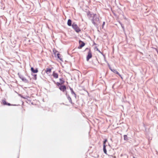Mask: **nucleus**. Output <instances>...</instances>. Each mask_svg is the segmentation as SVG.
<instances>
[{
    "instance_id": "26",
    "label": "nucleus",
    "mask_w": 158,
    "mask_h": 158,
    "mask_svg": "<svg viewBox=\"0 0 158 158\" xmlns=\"http://www.w3.org/2000/svg\"><path fill=\"white\" fill-rule=\"evenodd\" d=\"M100 53H101L104 57L105 58V55L102 52L100 51V52H99Z\"/></svg>"
},
{
    "instance_id": "36",
    "label": "nucleus",
    "mask_w": 158,
    "mask_h": 158,
    "mask_svg": "<svg viewBox=\"0 0 158 158\" xmlns=\"http://www.w3.org/2000/svg\"><path fill=\"white\" fill-rule=\"evenodd\" d=\"M53 82H54V83L55 84H56V81H55L53 80Z\"/></svg>"
},
{
    "instance_id": "25",
    "label": "nucleus",
    "mask_w": 158,
    "mask_h": 158,
    "mask_svg": "<svg viewBox=\"0 0 158 158\" xmlns=\"http://www.w3.org/2000/svg\"><path fill=\"white\" fill-rule=\"evenodd\" d=\"M105 24V22H103V24H102V28H103V27H104Z\"/></svg>"
},
{
    "instance_id": "18",
    "label": "nucleus",
    "mask_w": 158,
    "mask_h": 158,
    "mask_svg": "<svg viewBox=\"0 0 158 158\" xmlns=\"http://www.w3.org/2000/svg\"><path fill=\"white\" fill-rule=\"evenodd\" d=\"M53 53H54V54L55 55V56L56 57V55L57 54L56 53H59L55 49H54L53 50Z\"/></svg>"
},
{
    "instance_id": "35",
    "label": "nucleus",
    "mask_w": 158,
    "mask_h": 158,
    "mask_svg": "<svg viewBox=\"0 0 158 158\" xmlns=\"http://www.w3.org/2000/svg\"><path fill=\"white\" fill-rule=\"evenodd\" d=\"M107 63L108 65V66L109 67H110V64L108 63Z\"/></svg>"
},
{
    "instance_id": "2",
    "label": "nucleus",
    "mask_w": 158,
    "mask_h": 158,
    "mask_svg": "<svg viewBox=\"0 0 158 158\" xmlns=\"http://www.w3.org/2000/svg\"><path fill=\"white\" fill-rule=\"evenodd\" d=\"M72 27L78 33L81 31V29L80 28L78 27L77 25L75 23H73L72 24Z\"/></svg>"
},
{
    "instance_id": "3",
    "label": "nucleus",
    "mask_w": 158,
    "mask_h": 158,
    "mask_svg": "<svg viewBox=\"0 0 158 158\" xmlns=\"http://www.w3.org/2000/svg\"><path fill=\"white\" fill-rule=\"evenodd\" d=\"M1 104L4 106H16V105L12 104L10 103L7 102L6 101V99H5L2 100V101L1 102Z\"/></svg>"
},
{
    "instance_id": "14",
    "label": "nucleus",
    "mask_w": 158,
    "mask_h": 158,
    "mask_svg": "<svg viewBox=\"0 0 158 158\" xmlns=\"http://www.w3.org/2000/svg\"><path fill=\"white\" fill-rule=\"evenodd\" d=\"M103 150L105 154H107V151H106V145H103Z\"/></svg>"
},
{
    "instance_id": "1",
    "label": "nucleus",
    "mask_w": 158,
    "mask_h": 158,
    "mask_svg": "<svg viewBox=\"0 0 158 158\" xmlns=\"http://www.w3.org/2000/svg\"><path fill=\"white\" fill-rule=\"evenodd\" d=\"M99 20L98 16L95 14H94V16L92 17L91 20L92 23L95 26H97L98 25L95 23V22H98Z\"/></svg>"
},
{
    "instance_id": "27",
    "label": "nucleus",
    "mask_w": 158,
    "mask_h": 158,
    "mask_svg": "<svg viewBox=\"0 0 158 158\" xmlns=\"http://www.w3.org/2000/svg\"><path fill=\"white\" fill-rule=\"evenodd\" d=\"M121 26L122 27V28L123 29H124V26L123 24H121Z\"/></svg>"
},
{
    "instance_id": "31",
    "label": "nucleus",
    "mask_w": 158,
    "mask_h": 158,
    "mask_svg": "<svg viewBox=\"0 0 158 158\" xmlns=\"http://www.w3.org/2000/svg\"><path fill=\"white\" fill-rule=\"evenodd\" d=\"M20 96L22 98H23L24 97L23 96V95H21V94H20Z\"/></svg>"
},
{
    "instance_id": "34",
    "label": "nucleus",
    "mask_w": 158,
    "mask_h": 158,
    "mask_svg": "<svg viewBox=\"0 0 158 158\" xmlns=\"http://www.w3.org/2000/svg\"><path fill=\"white\" fill-rule=\"evenodd\" d=\"M65 94L67 97H68V95H69L67 94V92Z\"/></svg>"
},
{
    "instance_id": "20",
    "label": "nucleus",
    "mask_w": 158,
    "mask_h": 158,
    "mask_svg": "<svg viewBox=\"0 0 158 158\" xmlns=\"http://www.w3.org/2000/svg\"><path fill=\"white\" fill-rule=\"evenodd\" d=\"M124 139L126 141L128 140V138L127 135H124Z\"/></svg>"
},
{
    "instance_id": "30",
    "label": "nucleus",
    "mask_w": 158,
    "mask_h": 158,
    "mask_svg": "<svg viewBox=\"0 0 158 158\" xmlns=\"http://www.w3.org/2000/svg\"><path fill=\"white\" fill-rule=\"evenodd\" d=\"M155 49L156 50V51L157 52V53L158 54V50L156 48H155Z\"/></svg>"
},
{
    "instance_id": "9",
    "label": "nucleus",
    "mask_w": 158,
    "mask_h": 158,
    "mask_svg": "<svg viewBox=\"0 0 158 158\" xmlns=\"http://www.w3.org/2000/svg\"><path fill=\"white\" fill-rule=\"evenodd\" d=\"M69 89H70V90L71 91V94L72 95H74V97L76 98V97H77V95L75 93V92L73 90V89L71 88V87H69Z\"/></svg>"
},
{
    "instance_id": "33",
    "label": "nucleus",
    "mask_w": 158,
    "mask_h": 158,
    "mask_svg": "<svg viewBox=\"0 0 158 158\" xmlns=\"http://www.w3.org/2000/svg\"><path fill=\"white\" fill-rule=\"evenodd\" d=\"M104 60H105V61L107 63H108V62L106 60V57H105V58H104Z\"/></svg>"
},
{
    "instance_id": "23",
    "label": "nucleus",
    "mask_w": 158,
    "mask_h": 158,
    "mask_svg": "<svg viewBox=\"0 0 158 158\" xmlns=\"http://www.w3.org/2000/svg\"><path fill=\"white\" fill-rule=\"evenodd\" d=\"M107 139H105L104 141H103V145H106L105 144L106 142H107Z\"/></svg>"
},
{
    "instance_id": "22",
    "label": "nucleus",
    "mask_w": 158,
    "mask_h": 158,
    "mask_svg": "<svg viewBox=\"0 0 158 158\" xmlns=\"http://www.w3.org/2000/svg\"><path fill=\"white\" fill-rule=\"evenodd\" d=\"M56 85L58 86H61L62 84H61V83L60 82H57L56 83Z\"/></svg>"
},
{
    "instance_id": "41",
    "label": "nucleus",
    "mask_w": 158,
    "mask_h": 158,
    "mask_svg": "<svg viewBox=\"0 0 158 158\" xmlns=\"http://www.w3.org/2000/svg\"><path fill=\"white\" fill-rule=\"evenodd\" d=\"M61 104H64V103H62Z\"/></svg>"
},
{
    "instance_id": "32",
    "label": "nucleus",
    "mask_w": 158,
    "mask_h": 158,
    "mask_svg": "<svg viewBox=\"0 0 158 158\" xmlns=\"http://www.w3.org/2000/svg\"><path fill=\"white\" fill-rule=\"evenodd\" d=\"M89 49H89V48H85V51L87 50H89Z\"/></svg>"
},
{
    "instance_id": "16",
    "label": "nucleus",
    "mask_w": 158,
    "mask_h": 158,
    "mask_svg": "<svg viewBox=\"0 0 158 158\" xmlns=\"http://www.w3.org/2000/svg\"><path fill=\"white\" fill-rule=\"evenodd\" d=\"M23 81L26 83H28L29 81H28L27 79L25 77H24L21 80Z\"/></svg>"
},
{
    "instance_id": "6",
    "label": "nucleus",
    "mask_w": 158,
    "mask_h": 158,
    "mask_svg": "<svg viewBox=\"0 0 158 158\" xmlns=\"http://www.w3.org/2000/svg\"><path fill=\"white\" fill-rule=\"evenodd\" d=\"M59 89L62 91L64 92L66 90V87L65 85H61L59 87Z\"/></svg>"
},
{
    "instance_id": "13",
    "label": "nucleus",
    "mask_w": 158,
    "mask_h": 158,
    "mask_svg": "<svg viewBox=\"0 0 158 158\" xmlns=\"http://www.w3.org/2000/svg\"><path fill=\"white\" fill-rule=\"evenodd\" d=\"M51 69L50 68H47L46 71V72L48 74L51 73Z\"/></svg>"
},
{
    "instance_id": "11",
    "label": "nucleus",
    "mask_w": 158,
    "mask_h": 158,
    "mask_svg": "<svg viewBox=\"0 0 158 158\" xmlns=\"http://www.w3.org/2000/svg\"><path fill=\"white\" fill-rule=\"evenodd\" d=\"M52 75L55 78H57L58 77V74L57 73H55V71L53 72Z\"/></svg>"
},
{
    "instance_id": "40",
    "label": "nucleus",
    "mask_w": 158,
    "mask_h": 158,
    "mask_svg": "<svg viewBox=\"0 0 158 158\" xmlns=\"http://www.w3.org/2000/svg\"><path fill=\"white\" fill-rule=\"evenodd\" d=\"M110 139L111 140H112V138Z\"/></svg>"
},
{
    "instance_id": "12",
    "label": "nucleus",
    "mask_w": 158,
    "mask_h": 158,
    "mask_svg": "<svg viewBox=\"0 0 158 158\" xmlns=\"http://www.w3.org/2000/svg\"><path fill=\"white\" fill-rule=\"evenodd\" d=\"M67 24L69 26H72V21L71 19H69L67 22Z\"/></svg>"
},
{
    "instance_id": "15",
    "label": "nucleus",
    "mask_w": 158,
    "mask_h": 158,
    "mask_svg": "<svg viewBox=\"0 0 158 158\" xmlns=\"http://www.w3.org/2000/svg\"><path fill=\"white\" fill-rule=\"evenodd\" d=\"M67 98L69 100V102L72 104H73V103L72 102V99L70 97L69 95H68V97H67Z\"/></svg>"
},
{
    "instance_id": "17",
    "label": "nucleus",
    "mask_w": 158,
    "mask_h": 158,
    "mask_svg": "<svg viewBox=\"0 0 158 158\" xmlns=\"http://www.w3.org/2000/svg\"><path fill=\"white\" fill-rule=\"evenodd\" d=\"M60 81L61 84H63L65 82V81L64 80V79L63 78H60Z\"/></svg>"
},
{
    "instance_id": "10",
    "label": "nucleus",
    "mask_w": 158,
    "mask_h": 158,
    "mask_svg": "<svg viewBox=\"0 0 158 158\" xmlns=\"http://www.w3.org/2000/svg\"><path fill=\"white\" fill-rule=\"evenodd\" d=\"M56 57L60 59V60L62 62H63V61L62 59V58L61 57L59 53H57L56 55Z\"/></svg>"
},
{
    "instance_id": "29",
    "label": "nucleus",
    "mask_w": 158,
    "mask_h": 158,
    "mask_svg": "<svg viewBox=\"0 0 158 158\" xmlns=\"http://www.w3.org/2000/svg\"><path fill=\"white\" fill-rule=\"evenodd\" d=\"M109 69H110V70L112 71L113 69H112L110 67H109Z\"/></svg>"
},
{
    "instance_id": "4",
    "label": "nucleus",
    "mask_w": 158,
    "mask_h": 158,
    "mask_svg": "<svg viewBox=\"0 0 158 158\" xmlns=\"http://www.w3.org/2000/svg\"><path fill=\"white\" fill-rule=\"evenodd\" d=\"M92 53L90 49H89V51L88 55L86 56V60L88 61L92 57Z\"/></svg>"
},
{
    "instance_id": "28",
    "label": "nucleus",
    "mask_w": 158,
    "mask_h": 158,
    "mask_svg": "<svg viewBox=\"0 0 158 158\" xmlns=\"http://www.w3.org/2000/svg\"><path fill=\"white\" fill-rule=\"evenodd\" d=\"M28 96H25V97H24L23 98L24 99H26L27 98H28Z\"/></svg>"
},
{
    "instance_id": "24",
    "label": "nucleus",
    "mask_w": 158,
    "mask_h": 158,
    "mask_svg": "<svg viewBox=\"0 0 158 158\" xmlns=\"http://www.w3.org/2000/svg\"><path fill=\"white\" fill-rule=\"evenodd\" d=\"M95 49L96 50L98 51L99 52H100V51L99 50V49L97 47H95Z\"/></svg>"
},
{
    "instance_id": "21",
    "label": "nucleus",
    "mask_w": 158,
    "mask_h": 158,
    "mask_svg": "<svg viewBox=\"0 0 158 158\" xmlns=\"http://www.w3.org/2000/svg\"><path fill=\"white\" fill-rule=\"evenodd\" d=\"M31 75L34 76L33 79L35 80H36L37 79V74H31Z\"/></svg>"
},
{
    "instance_id": "5",
    "label": "nucleus",
    "mask_w": 158,
    "mask_h": 158,
    "mask_svg": "<svg viewBox=\"0 0 158 158\" xmlns=\"http://www.w3.org/2000/svg\"><path fill=\"white\" fill-rule=\"evenodd\" d=\"M79 46L78 47V49H81L85 45V43L81 40H79Z\"/></svg>"
},
{
    "instance_id": "39",
    "label": "nucleus",
    "mask_w": 158,
    "mask_h": 158,
    "mask_svg": "<svg viewBox=\"0 0 158 158\" xmlns=\"http://www.w3.org/2000/svg\"><path fill=\"white\" fill-rule=\"evenodd\" d=\"M89 12L88 14H87V15H89Z\"/></svg>"
},
{
    "instance_id": "8",
    "label": "nucleus",
    "mask_w": 158,
    "mask_h": 158,
    "mask_svg": "<svg viewBox=\"0 0 158 158\" xmlns=\"http://www.w3.org/2000/svg\"><path fill=\"white\" fill-rule=\"evenodd\" d=\"M112 72H113L114 73L116 74L117 75H118L122 79H123V77H122L121 75L116 70V69H113V70H112Z\"/></svg>"
},
{
    "instance_id": "37",
    "label": "nucleus",
    "mask_w": 158,
    "mask_h": 158,
    "mask_svg": "<svg viewBox=\"0 0 158 158\" xmlns=\"http://www.w3.org/2000/svg\"><path fill=\"white\" fill-rule=\"evenodd\" d=\"M119 23L121 25V24H123L122 23H120V22H119Z\"/></svg>"
},
{
    "instance_id": "38",
    "label": "nucleus",
    "mask_w": 158,
    "mask_h": 158,
    "mask_svg": "<svg viewBox=\"0 0 158 158\" xmlns=\"http://www.w3.org/2000/svg\"><path fill=\"white\" fill-rule=\"evenodd\" d=\"M119 23L121 25V24H123L122 23H120V22H119Z\"/></svg>"
},
{
    "instance_id": "19",
    "label": "nucleus",
    "mask_w": 158,
    "mask_h": 158,
    "mask_svg": "<svg viewBox=\"0 0 158 158\" xmlns=\"http://www.w3.org/2000/svg\"><path fill=\"white\" fill-rule=\"evenodd\" d=\"M19 77L20 79H21V80H22V79L24 77L21 74H20L19 73H18V74Z\"/></svg>"
},
{
    "instance_id": "7",
    "label": "nucleus",
    "mask_w": 158,
    "mask_h": 158,
    "mask_svg": "<svg viewBox=\"0 0 158 158\" xmlns=\"http://www.w3.org/2000/svg\"><path fill=\"white\" fill-rule=\"evenodd\" d=\"M31 72L33 73H37L38 72L37 68H36L35 69H34L33 67L31 68Z\"/></svg>"
}]
</instances>
